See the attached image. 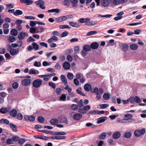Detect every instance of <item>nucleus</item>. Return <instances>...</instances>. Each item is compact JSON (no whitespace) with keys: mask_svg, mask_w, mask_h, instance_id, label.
<instances>
[{"mask_svg":"<svg viewBox=\"0 0 146 146\" xmlns=\"http://www.w3.org/2000/svg\"><path fill=\"white\" fill-rule=\"evenodd\" d=\"M130 48L132 50H136L137 49L138 46L137 45L135 44H133L130 46Z\"/></svg>","mask_w":146,"mask_h":146,"instance_id":"nucleus-31","label":"nucleus"},{"mask_svg":"<svg viewBox=\"0 0 146 146\" xmlns=\"http://www.w3.org/2000/svg\"><path fill=\"white\" fill-rule=\"evenodd\" d=\"M11 34L14 36L17 35L18 33L17 31L15 29H12L11 31Z\"/></svg>","mask_w":146,"mask_h":146,"instance_id":"nucleus-23","label":"nucleus"},{"mask_svg":"<svg viewBox=\"0 0 146 146\" xmlns=\"http://www.w3.org/2000/svg\"><path fill=\"white\" fill-rule=\"evenodd\" d=\"M121 50L125 52L128 50L129 48V45L127 44L122 43L121 44Z\"/></svg>","mask_w":146,"mask_h":146,"instance_id":"nucleus-12","label":"nucleus"},{"mask_svg":"<svg viewBox=\"0 0 146 146\" xmlns=\"http://www.w3.org/2000/svg\"><path fill=\"white\" fill-rule=\"evenodd\" d=\"M145 132V128L141 129V130H136L134 132V134L136 137H139L144 134Z\"/></svg>","mask_w":146,"mask_h":146,"instance_id":"nucleus-2","label":"nucleus"},{"mask_svg":"<svg viewBox=\"0 0 146 146\" xmlns=\"http://www.w3.org/2000/svg\"><path fill=\"white\" fill-rule=\"evenodd\" d=\"M74 83L76 86L78 85L79 84V81L77 78H75L74 79Z\"/></svg>","mask_w":146,"mask_h":146,"instance_id":"nucleus-59","label":"nucleus"},{"mask_svg":"<svg viewBox=\"0 0 146 146\" xmlns=\"http://www.w3.org/2000/svg\"><path fill=\"white\" fill-rule=\"evenodd\" d=\"M29 73L30 74H36V71L33 68H32L30 70Z\"/></svg>","mask_w":146,"mask_h":146,"instance_id":"nucleus-64","label":"nucleus"},{"mask_svg":"<svg viewBox=\"0 0 146 146\" xmlns=\"http://www.w3.org/2000/svg\"><path fill=\"white\" fill-rule=\"evenodd\" d=\"M91 107L90 105H87L85 106L83 108L84 109V110L86 112V113L87 112V111L89 110L90 109Z\"/></svg>","mask_w":146,"mask_h":146,"instance_id":"nucleus-50","label":"nucleus"},{"mask_svg":"<svg viewBox=\"0 0 146 146\" xmlns=\"http://www.w3.org/2000/svg\"><path fill=\"white\" fill-rule=\"evenodd\" d=\"M69 25L70 26L73 27H77L79 26L78 24L74 22H70L69 23Z\"/></svg>","mask_w":146,"mask_h":146,"instance_id":"nucleus-34","label":"nucleus"},{"mask_svg":"<svg viewBox=\"0 0 146 146\" xmlns=\"http://www.w3.org/2000/svg\"><path fill=\"white\" fill-rule=\"evenodd\" d=\"M10 115L13 117H15L17 114V112L15 109H13L9 111Z\"/></svg>","mask_w":146,"mask_h":146,"instance_id":"nucleus-15","label":"nucleus"},{"mask_svg":"<svg viewBox=\"0 0 146 146\" xmlns=\"http://www.w3.org/2000/svg\"><path fill=\"white\" fill-rule=\"evenodd\" d=\"M101 4L104 7L108 6L109 4L108 0H102L101 1Z\"/></svg>","mask_w":146,"mask_h":146,"instance_id":"nucleus-20","label":"nucleus"},{"mask_svg":"<svg viewBox=\"0 0 146 146\" xmlns=\"http://www.w3.org/2000/svg\"><path fill=\"white\" fill-rule=\"evenodd\" d=\"M12 138L13 141H18L19 137L17 136H15L13 137Z\"/></svg>","mask_w":146,"mask_h":146,"instance_id":"nucleus-58","label":"nucleus"},{"mask_svg":"<svg viewBox=\"0 0 146 146\" xmlns=\"http://www.w3.org/2000/svg\"><path fill=\"white\" fill-rule=\"evenodd\" d=\"M78 111L79 112L82 114H85L86 113V112L84 110L83 108H79L78 109Z\"/></svg>","mask_w":146,"mask_h":146,"instance_id":"nucleus-61","label":"nucleus"},{"mask_svg":"<svg viewBox=\"0 0 146 146\" xmlns=\"http://www.w3.org/2000/svg\"><path fill=\"white\" fill-rule=\"evenodd\" d=\"M84 88V90L87 92L90 91L92 89L91 86L88 83L85 84Z\"/></svg>","mask_w":146,"mask_h":146,"instance_id":"nucleus-13","label":"nucleus"},{"mask_svg":"<svg viewBox=\"0 0 146 146\" xmlns=\"http://www.w3.org/2000/svg\"><path fill=\"white\" fill-rule=\"evenodd\" d=\"M66 98V96L65 94H62L61 96L60 97V99L61 100L63 101H65Z\"/></svg>","mask_w":146,"mask_h":146,"instance_id":"nucleus-55","label":"nucleus"},{"mask_svg":"<svg viewBox=\"0 0 146 146\" xmlns=\"http://www.w3.org/2000/svg\"><path fill=\"white\" fill-rule=\"evenodd\" d=\"M11 109V108L10 107H8L7 108L2 107L0 109V112L2 113H5L10 111Z\"/></svg>","mask_w":146,"mask_h":146,"instance_id":"nucleus-4","label":"nucleus"},{"mask_svg":"<svg viewBox=\"0 0 146 146\" xmlns=\"http://www.w3.org/2000/svg\"><path fill=\"white\" fill-rule=\"evenodd\" d=\"M101 109H104L108 107L109 105L108 104H103L99 105Z\"/></svg>","mask_w":146,"mask_h":146,"instance_id":"nucleus-38","label":"nucleus"},{"mask_svg":"<svg viewBox=\"0 0 146 146\" xmlns=\"http://www.w3.org/2000/svg\"><path fill=\"white\" fill-rule=\"evenodd\" d=\"M37 131L42 132L44 133H45L46 134H51L53 133V132L52 131H48L47 130H37Z\"/></svg>","mask_w":146,"mask_h":146,"instance_id":"nucleus-24","label":"nucleus"},{"mask_svg":"<svg viewBox=\"0 0 146 146\" xmlns=\"http://www.w3.org/2000/svg\"><path fill=\"white\" fill-rule=\"evenodd\" d=\"M37 120L40 123H43L44 121V118L42 116H39L37 118Z\"/></svg>","mask_w":146,"mask_h":146,"instance_id":"nucleus-33","label":"nucleus"},{"mask_svg":"<svg viewBox=\"0 0 146 146\" xmlns=\"http://www.w3.org/2000/svg\"><path fill=\"white\" fill-rule=\"evenodd\" d=\"M12 86L13 88L14 89H16L18 88L19 86V84L17 82H15L13 83Z\"/></svg>","mask_w":146,"mask_h":146,"instance_id":"nucleus-52","label":"nucleus"},{"mask_svg":"<svg viewBox=\"0 0 146 146\" xmlns=\"http://www.w3.org/2000/svg\"><path fill=\"white\" fill-rule=\"evenodd\" d=\"M26 35L25 33L23 32H21L20 34H19L18 36V37L19 39L20 40L23 39Z\"/></svg>","mask_w":146,"mask_h":146,"instance_id":"nucleus-21","label":"nucleus"},{"mask_svg":"<svg viewBox=\"0 0 146 146\" xmlns=\"http://www.w3.org/2000/svg\"><path fill=\"white\" fill-rule=\"evenodd\" d=\"M93 92L95 93L96 95H98V94H99V90L97 87H96L94 88Z\"/></svg>","mask_w":146,"mask_h":146,"instance_id":"nucleus-60","label":"nucleus"},{"mask_svg":"<svg viewBox=\"0 0 146 146\" xmlns=\"http://www.w3.org/2000/svg\"><path fill=\"white\" fill-rule=\"evenodd\" d=\"M121 136V133L119 131L115 132L113 134L112 137L114 139H117Z\"/></svg>","mask_w":146,"mask_h":146,"instance_id":"nucleus-8","label":"nucleus"},{"mask_svg":"<svg viewBox=\"0 0 146 146\" xmlns=\"http://www.w3.org/2000/svg\"><path fill=\"white\" fill-rule=\"evenodd\" d=\"M91 49L90 46L89 45H86L83 46V50L85 52L89 51Z\"/></svg>","mask_w":146,"mask_h":146,"instance_id":"nucleus-22","label":"nucleus"},{"mask_svg":"<svg viewBox=\"0 0 146 146\" xmlns=\"http://www.w3.org/2000/svg\"><path fill=\"white\" fill-rule=\"evenodd\" d=\"M78 105L80 107H81L84 106L83 105V101L82 99H81L80 100L78 104Z\"/></svg>","mask_w":146,"mask_h":146,"instance_id":"nucleus-63","label":"nucleus"},{"mask_svg":"<svg viewBox=\"0 0 146 146\" xmlns=\"http://www.w3.org/2000/svg\"><path fill=\"white\" fill-rule=\"evenodd\" d=\"M25 141V139L21 138L19 139L18 143L20 144H22L24 143Z\"/></svg>","mask_w":146,"mask_h":146,"instance_id":"nucleus-62","label":"nucleus"},{"mask_svg":"<svg viewBox=\"0 0 146 146\" xmlns=\"http://www.w3.org/2000/svg\"><path fill=\"white\" fill-rule=\"evenodd\" d=\"M30 23V26L32 27H34L36 25V21H31Z\"/></svg>","mask_w":146,"mask_h":146,"instance_id":"nucleus-53","label":"nucleus"},{"mask_svg":"<svg viewBox=\"0 0 146 146\" xmlns=\"http://www.w3.org/2000/svg\"><path fill=\"white\" fill-rule=\"evenodd\" d=\"M82 116L81 114L79 113H76L74 114L73 118L76 120H78L82 118Z\"/></svg>","mask_w":146,"mask_h":146,"instance_id":"nucleus-9","label":"nucleus"},{"mask_svg":"<svg viewBox=\"0 0 146 146\" xmlns=\"http://www.w3.org/2000/svg\"><path fill=\"white\" fill-rule=\"evenodd\" d=\"M10 54L12 56L18 54L19 52V50L18 48H13L9 51Z\"/></svg>","mask_w":146,"mask_h":146,"instance_id":"nucleus-5","label":"nucleus"},{"mask_svg":"<svg viewBox=\"0 0 146 146\" xmlns=\"http://www.w3.org/2000/svg\"><path fill=\"white\" fill-rule=\"evenodd\" d=\"M125 118H128L126 119L128 120L129 119L133 117V115L131 114H125L124 115Z\"/></svg>","mask_w":146,"mask_h":146,"instance_id":"nucleus-43","label":"nucleus"},{"mask_svg":"<svg viewBox=\"0 0 146 146\" xmlns=\"http://www.w3.org/2000/svg\"><path fill=\"white\" fill-rule=\"evenodd\" d=\"M9 125L11 128L12 129V130L15 132L17 131V128L16 125L13 124L12 123H10L9 124Z\"/></svg>","mask_w":146,"mask_h":146,"instance_id":"nucleus-19","label":"nucleus"},{"mask_svg":"<svg viewBox=\"0 0 146 146\" xmlns=\"http://www.w3.org/2000/svg\"><path fill=\"white\" fill-rule=\"evenodd\" d=\"M107 119V117L106 116L102 117L98 119L97 123L100 124L104 122Z\"/></svg>","mask_w":146,"mask_h":146,"instance_id":"nucleus-10","label":"nucleus"},{"mask_svg":"<svg viewBox=\"0 0 146 146\" xmlns=\"http://www.w3.org/2000/svg\"><path fill=\"white\" fill-rule=\"evenodd\" d=\"M8 40L9 42H13L15 40L16 38L13 36H10L8 38Z\"/></svg>","mask_w":146,"mask_h":146,"instance_id":"nucleus-36","label":"nucleus"},{"mask_svg":"<svg viewBox=\"0 0 146 146\" xmlns=\"http://www.w3.org/2000/svg\"><path fill=\"white\" fill-rule=\"evenodd\" d=\"M59 120L60 123H65L66 124L68 123V120L66 117L61 116L59 117Z\"/></svg>","mask_w":146,"mask_h":146,"instance_id":"nucleus-6","label":"nucleus"},{"mask_svg":"<svg viewBox=\"0 0 146 146\" xmlns=\"http://www.w3.org/2000/svg\"><path fill=\"white\" fill-rule=\"evenodd\" d=\"M59 28L61 29H64V28L70 29V27L68 25H60Z\"/></svg>","mask_w":146,"mask_h":146,"instance_id":"nucleus-42","label":"nucleus"},{"mask_svg":"<svg viewBox=\"0 0 146 146\" xmlns=\"http://www.w3.org/2000/svg\"><path fill=\"white\" fill-rule=\"evenodd\" d=\"M70 108L72 110L76 111V110L78 108V105L75 104H72L70 106Z\"/></svg>","mask_w":146,"mask_h":146,"instance_id":"nucleus-25","label":"nucleus"},{"mask_svg":"<svg viewBox=\"0 0 146 146\" xmlns=\"http://www.w3.org/2000/svg\"><path fill=\"white\" fill-rule=\"evenodd\" d=\"M99 46L98 43L96 42H94L91 43L90 44L91 48L93 49H97Z\"/></svg>","mask_w":146,"mask_h":146,"instance_id":"nucleus-11","label":"nucleus"},{"mask_svg":"<svg viewBox=\"0 0 146 146\" xmlns=\"http://www.w3.org/2000/svg\"><path fill=\"white\" fill-rule=\"evenodd\" d=\"M134 102L137 103H139L141 102V100L140 98L137 96H136L134 98Z\"/></svg>","mask_w":146,"mask_h":146,"instance_id":"nucleus-46","label":"nucleus"},{"mask_svg":"<svg viewBox=\"0 0 146 146\" xmlns=\"http://www.w3.org/2000/svg\"><path fill=\"white\" fill-rule=\"evenodd\" d=\"M121 2V0H113V3L115 5H119Z\"/></svg>","mask_w":146,"mask_h":146,"instance_id":"nucleus-49","label":"nucleus"},{"mask_svg":"<svg viewBox=\"0 0 146 146\" xmlns=\"http://www.w3.org/2000/svg\"><path fill=\"white\" fill-rule=\"evenodd\" d=\"M33 46V48L31 46H29L28 47V51H31L33 48L35 50H36V43L35 42H34L32 43Z\"/></svg>","mask_w":146,"mask_h":146,"instance_id":"nucleus-17","label":"nucleus"},{"mask_svg":"<svg viewBox=\"0 0 146 146\" xmlns=\"http://www.w3.org/2000/svg\"><path fill=\"white\" fill-rule=\"evenodd\" d=\"M131 135V133L130 132H127L125 133L124 136L127 138H130Z\"/></svg>","mask_w":146,"mask_h":146,"instance_id":"nucleus-45","label":"nucleus"},{"mask_svg":"<svg viewBox=\"0 0 146 146\" xmlns=\"http://www.w3.org/2000/svg\"><path fill=\"white\" fill-rule=\"evenodd\" d=\"M106 134L105 132L102 133L99 137V138L101 139H104L106 137Z\"/></svg>","mask_w":146,"mask_h":146,"instance_id":"nucleus-35","label":"nucleus"},{"mask_svg":"<svg viewBox=\"0 0 146 146\" xmlns=\"http://www.w3.org/2000/svg\"><path fill=\"white\" fill-rule=\"evenodd\" d=\"M45 2L42 0H39L37 1V6L40 7L41 9H44L46 7L44 5Z\"/></svg>","mask_w":146,"mask_h":146,"instance_id":"nucleus-3","label":"nucleus"},{"mask_svg":"<svg viewBox=\"0 0 146 146\" xmlns=\"http://www.w3.org/2000/svg\"><path fill=\"white\" fill-rule=\"evenodd\" d=\"M90 19L87 18L86 19V22L85 25L86 26H93L96 25L97 23V21H90Z\"/></svg>","mask_w":146,"mask_h":146,"instance_id":"nucleus-1","label":"nucleus"},{"mask_svg":"<svg viewBox=\"0 0 146 146\" xmlns=\"http://www.w3.org/2000/svg\"><path fill=\"white\" fill-rule=\"evenodd\" d=\"M31 80L29 78H26L23 80L21 82L23 86H27L29 85L31 82Z\"/></svg>","mask_w":146,"mask_h":146,"instance_id":"nucleus-7","label":"nucleus"},{"mask_svg":"<svg viewBox=\"0 0 146 146\" xmlns=\"http://www.w3.org/2000/svg\"><path fill=\"white\" fill-rule=\"evenodd\" d=\"M50 122L52 125H54L58 123V120L56 118L52 119L50 120Z\"/></svg>","mask_w":146,"mask_h":146,"instance_id":"nucleus-28","label":"nucleus"},{"mask_svg":"<svg viewBox=\"0 0 146 146\" xmlns=\"http://www.w3.org/2000/svg\"><path fill=\"white\" fill-rule=\"evenodd\" d=\"M37 138L46 140L48 139L49 137H48L44 136H41L39 137H38L37 136Z\"/></svg>","mask_w":146,"mask_h":146,"instance_id":"nucleus-40","label":"nucleus"},{"mask_svg":"<svg viewBox=\"0 0 146 146\" xmlns=\"http://www.w3.org/2000/svg\"><path fill=\"white\" fill-rule=\"evenodd\" d=\"M97 33L96 31H91L88 32L86 34L87 36H90V35H94Z\"/></svg>","mask_w":146,"mask_h":146,"instance_id":"nucleus-32","label":"nucleus"},{"mask_svg":"<svg viewBox=\"0 0 146 146\" xmlns=\"http://www.w3.org/2000/svg\"><path fill=\"white\" fill-rule=\"evenodd\" d=\"M67 77L69 79L72 80L73 78L74 75L72 73L69 72L67 74Z\"/></svg>","mask_w":146,"mask_h":146,"instance_id":"nucleus-41","label":"nucleus"},{"mask_svg":"<svg viewBox=\"0 0 146 146\" xmlns=\"http://www.w3.org/2000/svg\"><path fill=\"white\" fill-rule=\"evenodd\" d=\"M71 2L73 4L72 5L73 7H76V4L78 2V0H70Z\"/></svg>","mask_w":146,"mask_h":146,"instance_id":"nucleus-39","label":"nucleus"},{"mask_svg":"<svg viewBox=\"0 0 146 146\" xmlns=\"http://www.w3.org/2000/svg\"><path fill=\"white\" fill-rule=\"evenodd\" d=\"M44 31V28L41 26H38L37 27V33H42Z\"/></svg>","mask_w":146,"mask_h":146,"instance_id":"nucleus-26","label":"nucleus"},{"mask_svg":"<svg viewBox=\"0 0 146 146\" xmlns=\"http://www.w3.org/2000/svg\"><path fill=\"white\" fill-rule=\"evenodd\" d=\"M6 143L8 145L13 144V141L12 139L9 138L7 139L6 141Z\"/></svg>","mask_w":146,"mask_h":146,"instance_id":"nucleus-47","label":"nucleus"},{"mask_svg":"<svg viewBox=\"0 0 146 146\" xmlns=\"http://www.w3.org/2000/svg\"><path fill=\"white\" fill-rule=\"evenodd\" d=\"M33 1L32 0H26L25 3L27 5H29L33 4Z\"/></svg>","mask_w":146,"mask_h":146,"instance_id":"nucleus-54","label":"nucleus"},{"mask_svg":"<svg viewBox=\"0 0 146 146\" xmlns=\"http://www.w3.org/2000/svg\"><path fill=\"white\" fill-rule=\"evenodd\" d=\"M48 13L55 12L57 13H58L60 12L59 10L58 9H53L48 11Z\"/></svg>","mask_w":146,"mask_h":146,"instance_id":"nucleus-30","label":"nucleus"},{"mask_svg":"<svg viewBox=\"0 0 146 146\" xmlns=\"http://www.w3.org/2000/svg\"><path fill=\"white\" fill-rule=\"evenodd\" d=\"M1 123L3 124H9V121L6 119H1Z\"/></svg>","mask_w":146,"mask_h":146,"instance_id":"nucleus-27","label":"nucleus"},{"mask_svg":"<svg viewBox=\"0 0 146 146\" xmlns=\"http://www.w3.org/2000/svg\"><path fill=\"white\" fill-rule=\"evenodd\" d=\"M76 92L77 93L82 96H85L84 94L81 92V90L79 89H77Z\"/></svg>","mask_w":146,"mask_h":146,"instance_id":"nucleus-56","label":"nucleus"},{"mask_svg":"<svg viewBox=\"0 0 146 146\" xmlns=\"http://www.w3.org/2000/svg\"><path fill=\"white\" fill-rule=\"evenodd\" d=\"M7 94L4 92H0V96L3 98H5L7 96Z\"/></svg>","mask_w":146,"mask_h":146,"instance_id":"nucleus-57","label":"nucleus"},{"mask_svg":"<svg viewBox=\"0 0 146 146\" xmlns=\"http://www.w3.org/2000/svg\"><path fill=\"white\" fill-rule=\"evenodd\" d=\"M70 66V63L68 62H66L63 63V67L66 70H68Z\"/></svg>","mask_w":146,"mask_h":146,"instance_id":"nucleus-18","label":"nucleus"},{"mask_svg":"<svg viewBox=\"0 0 146 146\" xmlns=\"http://www.w3.org/2000/svg\"><path fill=\"white\" fill-rule=\"evenodd\" d=\"M60 78L62 82L63 83L64 85L68 84L67 80L64 75H61L60 76Z\"/></svg>","mask_w":146,"mask_h":146,"instance_id":"nucleus-14","label":"nucleus"},{"mask_svg":"<svg viewBox=\"0 0 146 146\" xmlns=\"http://www.w3.org/2000/svg\"><path fill=\"white\" fill-rule=\"evenodd\" d=\"M69 33L68 32L65 31L62 32L60 35V36L61 37H64L68 35Z\"/></svg>","mask_w":146,"mask_h":146,"instance_id":"nucleus-44","label":"nucleus"},{"mask_svg":"<svg viewBox=\"0 0 146 146\" xmlns=\"http://www.w3.org/2000/svg\"><path fill=\"white\" fill-rule=\"evenodd\" d=\"M57 21L58 22H60L63 21H66L67 19V17L65 16H61L56 18Z\"/></svg>","mask_w":146,"mask_h":146,"instance_id":"nucleus-16","label":"nucleus"},{"mask_svg":"<svg viewBox=\"0 0 146 146\" xmlns=\"http://www.w3.org/2000/svg\"><path fill=\"white\" fill-rule=\"evenodd\" d=\"M70 2L69 0H64L63 2V4L64 6H69Z\"/></svg>","mask_w":146,"mask_h":146,"instance_id":"nucleus-51","label":"nucleus"},{"mask_svg":"<svg viewBox=\"0 0 146 146\" xmlns=\"http://www.w3.org/2000/svg\"><path fill=\"white\" fill-rule=\"evenodd\" d=\"M48 85L54 89L56 87L55 84L52 82H49Z\"/></svg>","mask_w":146,"mask_h":146,"instance_id":"nucleus-48","label":"nucleus"},{"mask_svg":"<svg viewBox=\"0 0 146 146\" xmlns=\"http://www.w3.org/2000/svg\"><path fill=\"white\" fill-rule=\"evenodd\" d=\"M103 97L104 99L106 100H108L110 98L109 95L107 93L104 94Z\"/></svg>","mask_w":146,"mask_h":146,"instance_id":"nucleus-37","label":"nucleus"},{"mask_svg":"<svg viewBox=\"0 0 146 146\" xmlns=\"http://www.w3.org/2000/svg\"><path fill=\"white\" fill-rule=\"evenodd\" d=\"M23 13V12L19 10H16L15 12L13 13V14L15 16L21 15Z\"/></svg>","mask_w":146,"mask_h":146,"instance_id":"nucleus-29","label":"nucleus"}]
</instances>
